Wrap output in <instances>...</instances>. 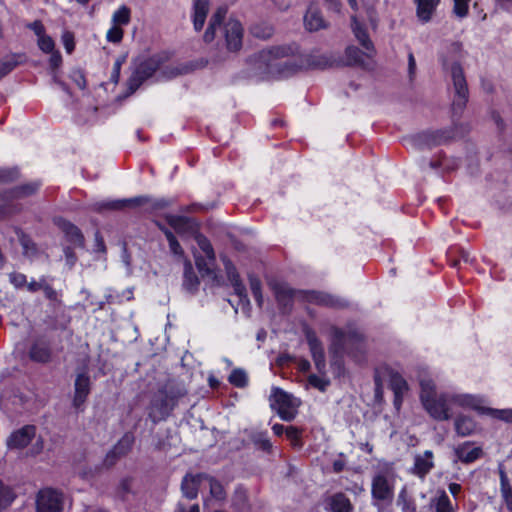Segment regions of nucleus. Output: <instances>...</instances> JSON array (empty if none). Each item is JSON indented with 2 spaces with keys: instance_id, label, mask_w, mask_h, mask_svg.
Here are the masks:
<instances>
[{
  "instance_id": "28",
  "label": "nucleus",
  "mask_w": 512,
  "mask_h": 512,
  "mask_svg": "<svg viewBox=\"0 0 512 512\" xmlns=\"http://www.w3.org/2000/svg\"><path fill=\"white\" fill-rule=\"evenodd\" d=\"M417 4V16L422 22L430 21L440 0H415Z\"/></svg>"
},
{
  "instance_id": "58",
  "label": "nucleus",
  "mask_w": 512,
  "mask_h": 512,
  "mask_svg": "<svg viewBox=\"0 0 512 512\" xmlns=\"http://www.w3.org/2000/svg\"><path fill=\"white\" fill-rule=\"evenodd\" d=\"M235 294H237L240 298H246V289L243 283L241 282V279H237L236 281L231 282Z\"/></svg>"
},
{
  "instance_id": "43",
  "label": "nucleus",
  "mask_w": 512,
  "mask_h": 512,
  "mask_svg": "<svg viewBox=\"0 0 512 512\" xmlns=\"http://www.w3.org/2000/svg\"><path fill=\"white\" fill-rule=\"evenodd\" d=\"M229 382L236 387H244L247 384V374L242 369H234L229 378Z\"/></svg>"
},
{
  "instance_id": "7",
  "label": "nucleus",
  "mask_w": 512,
  "mask_h": 512,
  "mask_svg": "<svg viewBox=\"0 0 512 512\" xmlns=\"http://www.w3.org/2000/svg\"><path fill=\"white\" fill-rule=\"evenodd\" d=\"M371 494L375 501L390 503L394 496V485L387 473L374 475L371 483Z\"/></svg>"
},
{
  "instance_id": "2",
  "label": "nucleus",
  "mask_w": 512,
  "mask_h": 512,
  "mask_svg": "<svg viewBox=\"0 0 512 512\" xmlns=\"http://www.w3.org/2000/svg\"><path fill=\"white\" fill-rule=\"evenodd\" d=\"M298 52L296 45L274 46L259 52L256 58L258 69H263L272 76H286L295 70V65L289 60Z\"/></svg>"
},
{
  "instance_id": "25",
  "label": "nucleus",
  "mask_w": 512,
  "mask_h": 512,
  "mask_svg": "<svg viewBox=\"0 0 512 512\" xmlns=\"http://www.w3.org/2000/svg\"><path fill=\"white\" fill-rule=\"evenodd\" d=\"M193 24L196 31H200L209 12V0H195L193 5Z\"/></svg>"
},
{
  "instance_id": "62",
  "label": "nucleus",
  "mask_w": 512,
  "mask_h": 512,
  "mask_svg": "<svg viewBox=\"0 0 512 512\" xmlns=\"http://www.w3.org/2000/svg\"><path fill=\"white\" fill-rule=\"evenodd\" d=\"M44 449V441L39 437L30 449V455L35 456L40 454Z\"/></svg>"
},
{
  "instance_id": "45",
  "label": "nucleus",
  "mask_w": 512,
  "mask_h": 512,
  "mask_svg": "<svg viewBox=\"0 0 512 512\" xmlns=\"http://www.w3.org/2000/svg\"><path fill=\"white\" fill-rule=\"evenodd\" d=\"M435 509L436 512H453L451 502L445 492L435 499Z\"/></svg>"
},
{
  "instance_id": "9",
  "label": "nucleus",
  "mask_w": 512,
  "mask_h": 512,
  "mask_svg": "<svg viewBox=\"0 0 512 512\" xmlns=\"http://www.w3.org/2000/svg\"><path fill=\"white\" fill-rule=\"evenodd\" d=\"M63 507V496L58 491L45 488L38 492L36 498L37 512H60Z\"/></svg>"
},
{
  "instance_id": "24",
  "label": "nucleus",
  "mask_w": 512,
  "mask_h": 512,
  "mask_svg": "<svg viewBox=\"0 0 512 512\" xmlns=\"http://www.w3.org/2000/svg\"><path fill=\"white\" fill-rule=\"evenodd\" d=\"M59 227L65 234L67 240L72 243L76 247H83L84 245V236L81 231L72 223L60 220Z\"/></svg>"
},
{
  "instance_id": "12",
  "label": "nucleus",
  "mask_w": 512,
  "mask_h": 512,
  "mask_svg": "<svg viewBox=\"0 0 512 512\" xmlns=\"http://www.w3.org/2000/svg\"><path fill=\"white\" fill-rule=\"evenodd\" d=\"M447 139L444 131H428L413 136L411 142L416 148H431L444 143Z\"/></svg>"
},
{
  "instance_id": "33",
  "label": "nucleus",
  "mask_w": 512,
  "mask_h": 512,
  "mask_svg": "<svg viewBox=\"0 0 512 512\" xmlns=\"http://www.w3.org/2000/svg\"><path fill=\"white\" fill-rule=\"evenodd\" d=\"M453 399V404H457L462 407L472 408L482 413H486L487 408H483L479 406V400L471 395H451Z\"/></svg>"
},
{
  "instance_id": "11",
  "label": "nucleus",
  "mask_w": 512,
  "mask_h": 512,
  "mask_svg": "<svg viewBox=\"0 0 512 512\" xmlns=\"http://www.w3.org/2000/svg\"><path fill=\"white\" fill-rule=\"evenodd\" d=\"M304 333H305V337H306L307 343L309 345L310 352H311L312 358L314 360L315 366H316L317 370L319 372H321L322 370H324L325 365H326L325 353H324L322 343L320 342V340L316 336V333L312 329L305 328Z\"/></svg>"
},
{
  "instance_id": "3",
  "label": "nucleus",
  "mask_w": 512,
  "mask_h": 512,
  "mask_svg": "<svg viewBox=\"0 0 512 512\" xmlns=\"http://www.w3.org/2000/svg\"><path fill=\"white\" fill-rule=\"evenodd\" d=\"M420 399L428 414L435 420L445 421L451 417L453 399L448 394H437L431 379L420 380Z\"/></svg>"
},
{
  "instance_id": "56",
  "label": "nucleus",
  "mask_w": 512,
  "mask_h": 512,
  "mask_svg": "<svg viewBox=\"0 0 512 512\" xmlns=\"http://www.w3.org/2000/svg\"><path fill=\"white\" fill-rule=\"evenodd\" d=\"M18 171L16 169L13 170H0V182H10L18 178Z\"/></svg>"
},
{
  "instance_id": "17",
  "label": "nucleus",
  "mask_w": 512,
  "mask_h": 512,
  "mask_svg": "<svg viewBox=\"0 0 512 512\" xmlns=\"http://www.w3.org/2000/svg\"><path fill=\"white\" fill-rule=\"evenodd\" d=\"M206 478V474H187L181 483L183 495L188 499H195L198 495V489Z\"/></svg>"
},
{
  "instance_id": "46",
  "label": "nucleus",
  "mask_w": 512,
  "mask_h": 512,
  "mask_svg": "<svg viewBox=\"0 0 512 512\" xmlns=\"http://www.w3.org/2000/svg\"><path fill=\"white\" fill-rule=\"evenodd\" d=\"M252 33L255 37L261 39H269L273 33L274 29L270 25H257L252 28Z\"/></svg>"
},
{
  "instance_id": "35",
  "label": "nucleus",
  "mask_w": 512,
  "mask_h": 512,
  "mask_svg": "<svg viewBox=\"0 0 512 512\" xmlns=\"http://www.w3.org/2000/svg\"><path fill=\"white\" fill-rule=\"evenodd\" d=\"M134 436L131 433L124 434L121 439L113 446V453H117L118 456H125L132 449L134 444Z\"/></svg>"
},
{
  "instance_id": "1",
  "label": "nucleus",
  "mask_w": 512,
  "mask_h": 512,
  "mask_svg": "<svg viewBox=\"0 0 512 512\" xmlns=\"http://www.w3.org/2000/svg\"><path fill=\"white\" fill-rule=\"evenodd\" d=\"M226 13V8L221 7L216 10L209 21L203 39L206 43H210L215 39L217 31H219L224 38L226 49L230 52H237L242 47L244 29L242 24L234 18H229L222 23Z\"/></svg>"
},
{
  "instance_id": "57",
  "label": "nucleus",
  "mask_w": 512,
  "mask_h": 512,
  "mask_svg": "<svg viewBox=\"0 0 512 512\" xmlns=\"http://www.w3.org/2000/svg\"><path fill=\"white\" fill-rule=\"evenodd\" d=\"M124 62H125V57H120L115 61L114 65H113L111 80L114 83H117L119 81L121 66Z\"/></svg>"
},
{
  "instance_id": "30",
  "label": "nucleus",
  "mask_w": 512,
  "mask_h": 512,
  "mask_svg": "<svg viewBox=\"0 0 512 512\" xmlns=\"http://www.w3.org/2000/svg\"><path fill=\"white\" fill-rule=\"evenodd\" d=\"M500 492L507 509L512 512V487L504 469L499 468Z\"/></svg>"
},
{
  "instance_id": "21",
  "label": "nucleus",
  "mask_w": 512,
  "mask_h": 512,
  "mask_svg": "<svg viewBox=\"0 0 512 512\" xmlns=\"http://www.w3.org/2000/svg\"><path fill=\"white\" fill-rule=\"evenodd\" d=\"M352 30L354 32L355 37L359 41V43L366 50L367 56L373 57V55L375 53L373 43L371 42L365 29L357 21L355 16L352 17Z\"/></svg>"
},
{
  "instance_id": "53",
  "label": "nucleus",
  "mask_w": 512,
  "mask_h": 512,
  "mask_svg": "<svg viewBox=\"0 0 512 512\" xmlns=\"http://www.w3.org/2000/svg\"><path fill=\"white\" fill-rule=\"evenodd\" d=\"M43 292L45 294V297L52 302L53 305H60L61 301L59 299L58 292L53 289L49 284H45L43 287Z\"/></svg>"
},
{
  "instance_id": "55",
  "label": "nucleus",
  "mask_w": 512,
  "mask_h": 512,
  "mask_svg": "<svg viewBox=\"0 0 512 512\" xmlns=\"http://www.w3.org/2000/svg\"><path fill=\"white\" fill-rule=\"evenodd\" d=\"M287 438L292 442L293 445L299 444L300 431L294 426H288L285 430Z\"/></svg>"
},
{
  "instance_id": "18",
  "label": "nucleus",
  "mask_w": 512,
  "mask_h": 512,
  "mask_svg": "<svg viewBox=\"0 0 512 512\" xmlns=\"http://www.w3.org/2000/svg\"><path fill=\"white\" fill-rule=\"evenodd\" d=\"M90 393V378L87 374L82 373L75 380V395L73 404L76 408L81 407Z\"/></svg>"
},
{
  "instance_id": "31",
  "label": "nucleus",
  "mask_w": 512,
  "mask_h": 512,
  "mask_svg": "<svg viewBox=\"0 0 512 512\" xmlns=\"http://www.w3.org/2000/svg\"><path fill=\"white\" fill-rule=\"evenodd\" d=\"M40 187L39 182H30L13 188L9 194V199H21L33 195Z\"/></svg>"
},
{
  "instance_id": "15",
  "label": "nucleus",
  "mask_w": 512,
  "mask_h": 512,
  "mask_svg": "<svg viewBox=\"0 0 512 512\" xmlns=\"http://www.w3.org/2000/svg\"><path fill=\"white\" fill-rule=\"evenodd\" d=\"M277 302L283 309L291 306L292 301L295 297L302 296L303 291H294L285 283H274L272 284Z\"/></svg>"
},
{
  "instance_id": "48",
  "label": "nucleus",
  "mask_w": 512,
  "mask_h": 512,
  "mask_svg": "<svg viewBox=\"0 0 512 512\" xmlns=\"http://www.w3.org/2000/svg\"><path fill=\"white\" fill-rule=\"evenodd\" d=\"M250 288L257 304L262 306L263 296L261 293V282L257 277H250Z\"/></svg>"
},
{
  "instance_id": "34",
  "label": "nucleus",
  "mask_w": 512,
  "mask_h": 512,
  "mask_svg": "<svg viewBox=\"0 0 512 512\" xmlns=\"http://www.w3.org/2000/svg\"><path fill=\"white\" fill-rule=\"evenodd\" d=\"M249 439L258 449L265 452H269L272 448L266 432L252 430L249 432Z\"/></svg>"
},
{
  "instance_id": "49",
  "label": "nucleus",
  "mask_w": 512,
  "mask_h": 512,
  "mask_svg": "<svg viewBox=\"0 0 512 512\" xmlns=\"http://www.w3.org/2000/svg\"><path fill=\"white\" fill-rule=\"evenodd\" d=\"M124 31L121 26L114 25L108 30L106 38L109 42L119 43L122 41Z\"/></svg>"
},
{
  "instance_id": "13",
  "label": "nucleus",
  "mask_w": 512,
  "mask_h": 512,
  "mask_svg": "<svg viewBox=\"0 0 512 512\" xmlns=\"http://www.w3.org/2000/svg\"><path fill=\"white\" fill-rule=\"evenodd\" d=\"M35 435V426L26 425L10 435L7 445L10 449H23L32 441Z\"/></svg>"
},
{
  "instance_id": "20",
  "label": "nucleus",
  "mask_w": 512,
  "mask_h": 512,
  "mask_svg": "<svg viewBox=\"0 0 512 512\" xmlns=\"http://www.w3.org/2000/svg\"><path fill=\"white\" fill-rule=\"evenodd\" d=\"M457 459L463 463H472L482 455L480 447H472L469 442L463 443L454 450Z\"/></svg>"
},
{
  "instance_id": "54",
  "label": "nucleus",
  "mask_w": 512,
  "mask_h": 512,
  "mask_svg": "<svg viewBox=\"0 0 512 512\" xmlns=\"http://www.w3.org/2000/svg\"><path fill=\"white\" fill-rule=\"evenodd\" d=\"M308 382L311 386L319 389L320 391H325L327 386L329 385L328 380L318 377L316 375L309 376Z\"/></svg>"
},
{
  "instance_id": "6",
  "label": "nucleus",
  "mask_w": 512,
  "mask_h": 512,
  "mask_svg": "<svg viewBox=\"0 0 512 512\" xmlns=\"http://www.w3.org/2000/svg\"><path fill=\"white\" fill-rule=\"evenodd\" d=\"M300 401L279 388L273 389L271 407L284 421H291L297 415Z\"/></svg>"
},
{
  "instance_id": "41",
  "label": "nucleus",
  "mask_w": 512,
  "mask_h": 512,
  "mask_svg": "<svg viewBox=\"0 0 512 512\" xmlns=\"http://www.w3.org/2000/svg\"><path fill=\"white\" fill-rule=\"evenodd\" d=\"M397 503L403 512H416L414 501L408 496L406 488H403L398 496Z\"/></svg>"
},
{
  "instance_id": "60",
  "label": "nucleus",
  "mask_w": 512,
  "mask_h": 512,
  "mask_svg": "<svg viewBox=\"0 0 512 512\" xmlns=\"http://www.w3.org/2000/svg\"><path fill=\"white\" fill-rule=\"evenodd\" d=\"M121 456H118L117 453H113V448L106 454L104 459V465L106 467H111L116 463L118 459H120Z\"/></svg>"
},
{
  "instance_id": "64",
  "label": "nucleus",
  "mask_w": 512,
  "mask_h": 512,
  "mask_svg": "<svg viewBox=\"0 0 512 512\" xmlns=\"http://www.w3.org/2000/svg\"><path fill=\"white\" fill-rule=\"evenodd\" d=\"M28 27L34 31V33L38 36V38L45 34V28H44L43 24L38 20L29 24Z\"/></svg>"
},
{
  "instance_id": "59",
  "label": "nucleus",
  "mask_w": 512,
  "mask_h": 512,
  "mask_svg": "<svg viewBox=\"0 0 512 512\" xmlns=\"http://www.w3.org/2000/svg\"><path fill=\"white\" fill-rule=\"evenodd\" d=\"M170 251L175 255L184 258V251L177 241V239H174L169 243Z\"/></svg>"
},
{
  "instance_id": "22",
  "label": "nucleus",
  "mask_w": 512,
  "mask_h": 512,
  "mask_svg": "<svg viewBox=\"0 0 512 512\" xmlns=\"http://www.w3.org/2000/svg\"><path fill=\"white\" fill-rule=\"evenodd\" d=\"M149 201L147 197L139 196L129 199L113 200L103 203L101 207L110 210H122L125 208L138 207L146 204Z\"/></svg>"
},
{
  "instance_id": "36",
  "label": "nucleus",
  "mask_w": 512,
  "mask_h": 512,
  "mask_svg": "<svg viewBox=\"0 0 512 512\" xmlns=\"http://www.w3.org/2000/svg\"><path fill=\"white\" fill-rule=\"evenodd\" d=\"M330 506L333 512H349L351 508L349 499L342 493L331 497Z\"/></svg>"
},
{
  "instance_id": "26",
  "label": "nucleus",
  "mask_w": 512,
  "mask_h": 512,
  "mask_svg": "<svg viewBox=\"0 0 512 512\" xmlns=\"http://www.w3.org/2000/svg\"><path fill=\"white\" fill-rule=\"evenodd\" d=\"M167 220L169 225L173 227L178 233L194 232L197 229L196 222L188 217L172 215L169 216Z\"/></svg>"
},
{
  "instance_id": "38",
  "label": "nucleus",
  "mask_w": 512,
  "mask_h": 512,
  "mask_svg": "<svg viewBox=\"0 0 512 512\" xmlns=\"http://www.w3.org/2000/svg\"><path fill=\"white\" fill-rule=\"evenodd\" d=\"M131 11L130 9L122 5L118 10H116L112 15V23L117 26L127 25L130 22Z\"/></svg>"
},
{
  "instance_id": "23",
  "label": "nucleus",
  "mask_w": 512,
  "mask_h": 512,
  "mask_svg": "<svg viewBox=\"0 0 512 512\" xmlns=\"http://www.w3.org/2000/svg\"><path fill=\"white\" fill-rule=\"evenodd\" d=\"M29 357L35 362L46 363L51 359V349L45 341L38 340L31 346Z\"/></svg>"
},
{
  "instance_id": "40",
  "label": "nucleus",
  "mask_w": 512,
  "mask_h": 512,
  "mask_svg": "<svg viewBox=\"0 0 512 512\" xmlns=\"http://www.w3.org/2000/svg\"><path fill=\"white\" fill-rule=\"evenodd\" d=\"M195 240H196L199 248L203 251V253L205 254V256L208 259H212V260L216 259L214 249H213L210 241L204 235L197 234L195 236Z\"/></svg>"
},
{
  "instance_id": "14",
  "label": "nucleus",
  "mask_w": 512,
  "mask_h": 512,
  "mask_svg": "<svg viewBox=\"0 0 512 512\" xmlns=\"http://www.w3.org/2000/svg\"><path fill=\"white\" fill-rule=\"evenodd\" d=\"M195 264L202 277H207L213 284L220 285L221 276L216 270V259H208L207 257L195 256Z\"/></svg>"
},
{
  "instance_id": "42",
  "label": "nucleus",
  "mask_w": 512,
  "mask_h": 512,
  "mask_svg": "<svg viewBox=\"0 0 512 512\" xmlns=\"http://www.w3.org/2000/svg\"><path fill=\"white\" fill-rule=\"evenodd\" d=\"M15 498V494L0 480V511L9 506Z\"/></svg>"
},
{
  "instance_id": "19",
  "label": "nucleus",
  "mask_w": 512,
  "mask_h": 512,
  "mask_svg": "<svg viewBox=\"0 0 512 512\" xmlns=\"http://www.w3.org/2000/svg\"><path fill=\"white\" fill-rule=\"evenodd\" d=\"M434 467L433 452L426 450L423 454H417L414 458L413 474L424 478Z\"/></svg>"
},
{
  "instance_id": "47",
  "label": "nucleus",
  "mask_w": 512,
  "mask_h": 512,
  "mask_svg": "<svg viewBox=\"0 0 512 512\" xmlns=\"http://www.w3.org/2000/svg\"><path fill=\"white\" fill-rule=\"evenodd\" d=\"M453 12L459 18H464L468 15L469 3L471 0H453Z\"/></svg>"
},
{
  "instance_id": "37",
  "label": "nucleus",
  "mask_w": 512,
  "mask_h": 512,
  "mask_svg": "<svg viewBox=\"0 0 512 512\" xmlns=\"http://www.w3.org/2000/svg\"><path fill=\"white\" fill-rule=\"evenodd\" d=\"M455 429L459 435L468 436L474 431L475 424L470 418L459 416L455 421Z\"/></svg>"
},
{
  "instance_id": "32",
  "label": "nucleus",
  "mask_w": 512,
  "mask_h": 512,
  "mask_svg": "<svg viewBox=\"0 0 512 512\" xmlns=\"http://www.w3.org/2000/svg\"><path fill=\"white\" fill-rule=\"evenodd\" d=\"M345 55L348 65H357L361 67H366L368 65L366 60L371 58L367 56L366 51L362 52L354 46L348 47L346 49Z\"/></svg>"
},
{
  "instance_id": "27",
  "label": "nucleus",
  "mask_w": 512,
  "mask_h": 512,
  "mask_svg": "<svg viewBox=\"0 0 512 512\" xmlns=\"http://www.w3.org/2000/svg\"><path fill=\"white\" fill-rule=\"evenodd\" d=\"M24 55L11 53L0 60V80L23 62Z\"/></svg>"
},
{
  "instance_id": "52",
  "label": "nucleus",
  "mask_w": 512,
  "mask_h": 512,
  "mask_svg": "<svg viewBox=\"0 0 512 512\" xmlns=\"http://www.w3.org/2000/svg\"><path fill=\"white\" fill-rule=\"evenodd\" d=\"M38 46L45 53H51L54 50V41L50 36L42 35L38 38Z\"/></svg>"
},
{
  "instance_id": "10",
  "label": "nucleus",
  "mask_w": 512,
  "mask_h": 512,
  "mask_svg": "<svg viewBox=\"0 0 512 512\" xmlns=\"http://www.w3.org/2000/svg\"><path fill=\"white\" fill-rule=\"evenodd\" d=\"M302 297L310 303L332 308H344L347 306V302L344 299L324 292L303 291Z\"/></svg>"
},
{
  "instance_id": "5",
  "label": "nucleus",
  "mask_w": 512,
  "mask_h": 512,
  "mask_svg": "<svg viewBox=\"0 0 512 512\" xmlns=\"http://www.w3.org/2000/svg\"><path fill=\"white\" fill-rule=\"evenodd\" d=\"M184 390L177 392L161 390L154 395L149 406V418L153 423L166 420L177 405L178 399L184 396Z\"/></svg>"
},
{
  "instance_id": "63",
  "label": "nucleus",
  "mask_w": 512,
  "mask_h": 512,
  "mask_svg": "<svg viewBox=\"0 0 512 512\" xmlns=\"http://www.w3.org/2000/svg\"><path fill=\"white\" fill-rule=\"evenodd\" d=\"M63 43L68 53H71L74 49V41L71 33L66 32L63 35Z\"/></svg>"
},
{
  "instance_id": "4",
  "label": "nucleus",
  "mask_w": 512,
  "mask_h": 512,
  "mask_svg": "<svg viewBox=\"0 0 512 512\" xmlns=\"http://www.w3.org/2000/svg\"><path fill=\"white\" fill-rule=\"evenodd\" d=\"M461 45L459 43H453L450 46L451 57L443 58V67L449 69L451 78L454 86V99H453V110L455 112H461L468 101V87L466 79L463 73L462 67L457 62L458 55L461 53Z\"/></svg>"
},
{
  "instance_id": "51",
  "label": "nucleus",
  "mask_w": 512,
  "mask_h": 512,
  "mask_svg": "<svg viewBox=\"0 0 512 512\" xmlns=\"http://www.w3.org/2000/svg\"><path fill=\"white\" fill-rule=\"evenodd\" d=\"M486 413L491 414L495 418L512 422V409H503V410H497V409H490L487 408Z\"/></svg>"
},
{
  "instance_id": "39",
  "label": "nucleus",
  "mask_w": 512,
  "mask_h": 512,
  "mask_svg": "<svg viewBox=\"0 0 512 512\" xmlns=\"http://www.w3.org/2000/svg\"><path fill=\"white\" fill-rule=\"evenodd\" d=\"M204 482L208 483L210 494L213 498L217 500H223L225 498V491L221 483L208 475H206Z\"/></svg>"
},
{
  "instance_id": "61",
  "label": "nucleus",
  "mask_w": 512,
  "mask_h": 512,
  "mask_svg": "<svg viewBox=\"0 0 512 512\" xmlns=\"http://www.w3.org/2000/svg\"><path fill=\"white\" fill-rule=\"evenodd\" d=\"M121 456H118L117 453H113V448L106 454L104 459V465L106 467H111L116 463L118 459H120Z\"/></svg>"
},
{
  "instance_id": "44",
  "label": "nucleus",
  "mask_w": 512,
  "mask_h": 512,
  "mask_svg": "<svg viewBox=\"0 0 512 512\" xmlns=\"http://www.w3.org/2000/svg\"><path fill=\"white\" fill-rule=\"evenodd\" d=\"M391 387L395 393L396 398L402 395L408 388L404 378L398 374H395L391 377Z\"/></svg>"
},
{
  "instance_id": "16",
  "label": "nucleus",
  "mask_w": 512,
  "mask_h": 512,
  "mask_svg": "<svg viewBox=\"0 0 512 512\" xmlns=\"http://www.w3.org/2000/svg\"><path fill=\"white\" fill-rule=\"evenodd\" d=\"M304 25L306 30L310 32H316L328 27V23L323 18L321 11L313 5L308 7L304 15Z\"/></svg>"
},
{
  "instance_id": "8",
  "label": "nucleus",
  "mask_w": 512,
  "mask_h": 512,
  "mask_svg": "<svg viewBox=\"0 0 512 512\" xmlns=\"http://www.w3.org/2000/svg\"><path fill=\"white\" fill-rule=\"evenodd\" d=\"M158 68L159 62L155 58H149L140 63L127 81L128 95L134 93Z\"/></svg>"
},
{
  "instance_id": "50",
  "label": "nucleus",
  "mask_w": 512,
  "mask_h": 512,
  "mask_svg": "<svg viewBox=\"0 0 512 512\" xmlns=\"http://www.w3.org/2000/svg\"><path fill=\"white\" fill-rule=\"evenodd\" d=\"M221 259L224 264L225 271H226L229 281L233 282V281H236L237 279H240V276L237 273L236 268L233 265V263L226 256H221Z\"/></svg>"
},
{
  "instance_id": "29",
  "label": "nucleus",
  "mask_w": 512,
  "mask_h": 512,
  "mask_svg": "<svg viewBox=\"0 0 512 512\" xmlns=\"http://www.w3.org/2000/svg\"><path fill=\"white\" fill-rule=\"evenodd\" d=\"M200 282L193 271L192 264L186 258L184 259V279H183V287L190 293H194L199 286Z\"/></svg>"
}]
</instances>
